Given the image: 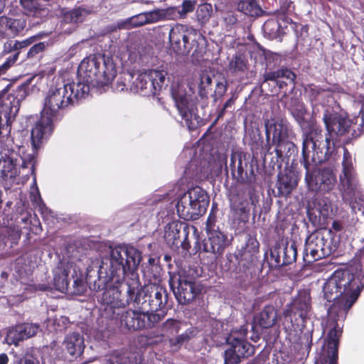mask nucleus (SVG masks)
<instances>
[{"label": "nucleus", "mask_w": 364, "mask_h": 364, "mask_svg": "<svg viewBox=\"0 0 364 364\" xmlns=\"http://www.w3.org/2000/svg\"><path fill=\"white\" fill-rule=\"evenodd\" d=\"M266 144L263 146V138L260 133L256 132L250 134L249 146L252 151V158L265 159L269 155L275 152V160L271 159L270 164L274 168L275 166L281 168L282 163L287 159L289 162L291 157L298 154V147L289 139V123L283 119L271 118L265 121Z\"/></svg>", "instance_id": "obj_2"}, {"label": "nucleus", "mask_w": 364, "mask_h": 364, "mask_svg": "<svg viewBox=\"0 0 364 364\" xmlns=\"http://www.w3.org/2000/svg\"><path fill=\"white\" fill-rule=\"evenodd\" d=\"M227 90H228V87H227L226 83H224L222 82H218L216 84L214 96H215L216 97H220L225 94V92H227Z\"/></svg>", "instance_id": "obj_60"}, {"label": "nucleus", "mask_w": 364, "mask_h": 364, "mask_svg": "<svg viewBox=\"0 0 364 364\" xmlns=\"http://www.w3.org/2000/svg\"><path fill=\"white\" fill-rule=\"evenodd\" d=\"M141 259V253L136 247L119 245L110 248L109 257L105 259L106 261L103 259L100 265V277L119 284L118 308H124L131 302L137 308L136 297L141 289V282L136 269Z\"/></svg>", "instance_id": "obj_1"}, {"label": "nucleus", "mask_w": 364, "mask_h": 364, "mask_svg": "<svg viewBox=\"0 0 364 364\" xmlns=\"http://www.w3.org/2000/svg\"><path fill=\"white\" fill-rule=\"evenodd\" d=\"M181 329V322L173 318H168L161 326L163 336H172L177 334Z\"/></svg>", "instance_id": "obj_47"}, {"label": "nucleus", "mask_w": 364, "mask_h": 364, "mask_svg": "<svg viewBox=\"0 0 364 364\" xmlns=\"http://www.w3.org/2000/svg\"><path fill=\"white\" fill-rule=\"evenodd\" d=\"M188 199L187 196H182L176 204L177 213L181 218L185 220H195L201 215L196 206Z\"/></svg>", "instance_id": "obj_34"}, {"label": "nucleus", "mask_w": 364, "mask_h": 364, "mask_svg": "<svg viewBox=\"0 0 364 364\" xmlns=\"http://www.w3.org/2000/svg\"><path fill=\"white\" fill-rule=\"evenodd\" d=\"M120 296V288L111 287L107 288L102 294L100 301L111 308H118V296Z\"/></svg>", "instance_id": "obj_44"}, {"label": "nucleus", "mask_w": 364, "mask_h": 364, "mask_svg": "<svg viewBox=\"0 0 364 364\" xmlns=\"http://www.w3.org/2000/svg\"><path fill=\"white\" fill-rule=\"evenodd\" d=\"M241 243L237 246L235 257L240 272L247 273L256 266L259 252V242L255 232L244 233Z\"/></svg>", "instance_id": "obj_14"}, {"label": "nucleus", "mask_w": 364, "mask_h": 364, "mask_svg": "<svg viewBox=\"0 0 364 364\" xmlns=\"http://www.w3.org/2000/svg\"><path fill=\"white\" fill-rule=\"evenodd\" d=\"M227 342L241 358H248L254 353V346L245 338L230 335L227 338Z\"/></svg>", "instance_id": "obj_38"}, {"label": "nucleus", "mask_w": 364, "mask_h": 364, "mask_svg": "<svg viewBox=\"0 0 364 364\" xmlns=\"http://www.w3.org/2000/svg\"><path fill=\"white\" fill-rule=\"evenodd\" d=\"M145 329L154 328L158 323L164 319L166 315V310H159L157 312H145Z\"/></svg>", "instance_id": "obj_49"}, {"label": "nucleus", "mask_w": 364, "mask_h": 364, "mask_svg": "<svg viewBox=\"0 0 364 364\" xmlns=\"http://www.w3.org/2000/svg\"><path fill=\"white\" fill-rule=\"evenodd\" d=\"M323 121L328 132L324 140H320L323 138L322 130L315 127H311L302 135L304 158L306 157L308 146H311L313 151L311 161L316 164H322L331 158L339 137L348 134L352 124L346 113L336 112L332 108L325 109Z\"/></svg>", "instance_id": "obj_3"}, {"label": "nucleus", "mask_w": 364, "mask_h": 364, "mask_svg": "<svg viewBox=\"0 0 364 364\" xmlns=\"http://www.w3.org/2000/svg\"><path fill=\"white\" fill-rule=\"evenodd\" d=\"M46 49V44L44 42H40L34 44L31 48L28 50L27 53L28 58H33L36 57L38 54L42 53Z\"/></svg>", "instance_id": "obj_57"}, {"label": "nucleus", "mask_w": 364, "mask_h": 364, "mask_svg": "<svg viewBox=\"0 0 364 364\" xmlns=\"http://www.w3.org/2000/svg\"><path fill=\"white\" fill-rule=\"evenodd\" d=\"M311 296L305 291L299 292L289 304L284 311L294 314L302 318L307 317L311 310Z\"/></svg>", "instance_id": "obj_30"}, {"label": "nucleus", "mask_w": 364, "mask_h": 364, "mask_svg": "<svg viewBox=\"0 0 364 364\" xmlns=\"http://www.w3.org/2000/svg\"><path fill=\"white\" fill-rule=\"evenodd\" d=\"M335 237L336 234L327 228H319L312 232L305 241L304 261L311 264L332 255L339 243Z\"/></svg>", "instance_id": "obj_8"}, {"label": "nucleus", "mask_w": 364, "mask_h": 364, "mask_svg": "<svg viewBox=\"0 0 364 364\" xmlns=\"http://www.w3.org/2000/svg\"><path fill=\"white\" fill-rule=\"evenodd\" d=\"M281 19L269 18L267 19L263 25L264 32L269 36L270 38L274 39L279 38L283 33V26L279 23Z\"/></svg>", "instance_id": "obj_45"}, {"label": "nucleus", "mask_w": 364, "mask_h": 364, "mask_svg": "<svg viewBox=\"0 0 364 364\" xmlns=\"http://www.w3.org/2000/svg\"><path fill=\"white\" fill-rule=\"evenodd\" d=\"M183 196H187L188 199L193 204V206H196L201 215L205 213L209 205V197L203 188L199 186L194 187L185 193Z\"/></svg>", "instance_id": "obj_33"}, {"label": "nucleus", "mask_w": 364, "mask_h": 364, "mask_svg": "<svg viewBox=\"0 0 364 364\" xmlns=\"http://www.w3.org/2000/svg\"><path fill=\"white\" fill-rule=\"evenodd\" d=\"M72 279H73V290L72 291L73 294L81 295L83 294L86 291V285L83 282V279L77 276V274L72 273Z\"/></svg>", "instance_id": "obj_54"}, {"label": "nucleus", "mask_w": 364, "mask_h": 364, "mask_svg": "<svg viewBox=\"0 0 364 364\" xmlns=\"http://www.w3.org/2000/svg\"><path fill=\"white\" fill-rule=\"evenodd\" d=\"M225 26L228 29L237 27L239 23L238 14L234 11H228L223 17Z\"/></svg>", "instance_id": "obj_55"}, {"label": "nucleus", "mask_w": 364, "mask_h": 364, "mask_svg": "<svg viewBox=\"0 0 364 364\" xmlns=\"http://www.w3.org/2000/svg\"><path fill=\"white\" fill-rule=\"evenodd\" d=\"M282 326L287 336L291 339L295 338L300 330L299 322H304L305 318H300L297 315L284 310Z\"/></svg>", "instance_id": "obj_36"}, {"label": "nucleus", "mask_w": 364, "mask_h": 364, "mask_svg": "<svg viewBox=\"0 0 364 364\" xmlns=\"http://www.w3.org/2000/svg\"><path fill=\"white\" fill-rule=\"evenodd\" d=\"M236 97L233 95L229 100H228L225 104L223 105V107L219 114V117L222 116L224 114L225 110L229 108V107H231L235 102V100H236Z\"/></svg>", "instance_id": "obj_63"}, {"label": "nucleus", "mask_w": 364, "mask_h": 364, "mask_svg": "<svg viewBox=\"0 0 364 364\" xmlns=\"http://www.w3.org/2000/svg\"><path fill=\"white\" fill-rule=\"evenodd\" d=\"M212 78L206 73L200 75L198 85V95L201 98H208L209 91L211 90Z\"/></svg>", "instance_id": "obj_51"}, {"label": "nucleus", "mask_w": 364, "mask_h": 364, "mask_svg": "<svg viewBox=\"0 0 364 364\" xmlns=\"http://www.w3.org/2000/svg\"><path fill=\"white\" fill-rule=\"evenodd\" d=\"M146 16L144 23H152L161 20L171 19L168 8L166 9H156L145 12Z\"/></svg>", "instance_id": "obj_48"}, {"label": "nucleus", "mask_w": 364, "mask_h": 364, "mask_svg": "<svg viewBox=\"0 0 364 364\" xmlns=\"http://www.w3.org/2000/svg\"><path fill=\"white\" fill-rule=\"evenodd\" d=\"M217 221L216 215L210 213L206 221L208 238L201 242L197 238L194 245L195 253L203 252L218 255L223 254L229 245V241L227 234L217 225Z\"/></svg>", "instance_id": "obj_10"}, {"label": "nucleus", "mask_w": 364, "mask_h": 364, "mask_svg": "<svg viewBox=\"0 0 364 364\" xmlns=\"http://www.w3.org/2000/svg\"><path fill=\"white\" fill-rule=\"evenodd\" d=\"M258 324L263 328L272 327L277 320V312L272 305L265 306L258 315Z\"/></svg>", "instance_id": "obj_39"}, {"label": "nucleus", "mask_w": 364, "mask_h": 364, "mask_svg": "<svg viewBox=\"0 0 364 364\" xmlns=\"http://www.w3.org/2000/svg\"><path fill=\"white\" fill-rule=\"evenodd\" d=\"M26 26V22L24 19L0 16V33L15 37L25 28Z\"/></svg>", "instance_id": "obj_32"}, {"label": "nucleus", "mask_w": 364, "mask_h": 364, "mask_svg": "<svg viewBox=\"0 0 364 364\" xmlns=\"http://www.w3.org/2000/svg\"><path fill=\"white\" fill-rule=\"evenodd\" d=\"M40 0H20L21 5L29 11H37L41 9Z\"/></svg>", "instance_id": "obj_58"}, {"label": "nucleus", "mask_w": 364, "mask_h": 364, "mask_svg": "<svg viewBox=\"0 0 364 364\" xmlns=\"http://www.w3.org/2000/svg\"><path fill=\"white\" fill-rule=\"evenodd\" d=\"M86 95H88V87L81 84L80 80L77 82L65 80L56 82L50 85L46 93L41 112L58 120L60 111L73 106Z\"/></svg>", "instance_id": "obj_4"}, {"label": "nucleus", "mask_w": 364, "mask_h": 364, "mask_svg": "<svg viewBox=\"0 0 364 364\" xmlns=\"http://www.w3.org/2000/svg\"><path fill=\"white\" fill-rule=\"evenodd\" d=\"M32 78L15 85L9 83L0 92V140L8 137L21 102L29 94Z\"/></svg>", "instance_id": "obj_6"}, {"label": "nucleus", "mask_w": 364, "mask_h": 364, "mask_svg": "<svg viewBox=\"0 0 364 364\" xmlns=\"http://www.w3.org/2000/svg\"><path fill=\"white\" fill-rule=\"evenodd\" d=\"M20 154L8 145L0 143V177L13 183L20 174Z\"/></svg>", "instance_id": "obj_19"}, {"label": "nucleus", "mask_w": 364, "mask_h": 364, "mask_svg": "<svg viewBox=\"0 0 364 364\" xmlns=\"http://www.w3.org/2000/svg\"><path fill=\"white\" fill-rule=\"evenodd\" d=\"M297 177L292 170H285L284 173L280 172L275 187L276 197H287L297 186Z\"/></svg>", "instance_id": "obj_29"}, {"label": "nucleus", "mask_w": 364, "mask_h": 364, "mask_svg": "<svg viewBox=\"0 0 364 364\" xmlns=\"http://www.w3.org/2000/svg\"><path fill=\"white\" fill-rule=\"evenodd\" d=\"M168 284L176 300L181 304H187L200 293V286L195 278L185 271L169 272Z\"/></svg>", "instance_id": "obj_12"}, {"label": "nucleus", "mask_w": 364, "mask_h": 364, "mask_svg": "<svg viewBox=\"0 0 364 364\" xmlns=\"http://www.w3.org/2000/svg\"><path fill=\"white\" fill-rule=\"evenodd\" d=\"M342 171L339 176L340 185L345 197L352 198L358 192V180L353 166L351 154L346 147L343 148Z\"/></svg>", "instance_id": "obj_18"}, {"label": "nucleus", "mask_w": 364, "mask_h": 364, "mask_svg": "<svg viewBox=\"0 0 364 364\" xmlns=\"http://www.w3.org/2000/svg\"><path fill=\"white\" fill-rule=\"evenodd\" d=\"M228 68L232 73H245L248 70V60L244 53L237 52L230 60Z\"/></svg>", "instance_id": "obj_41"}, {"label": "nucleus", "mask_w": 364, "mask_h": 364, "mask_svg": "<svg viewBox=\"0 0 364 364\" xmlns=\"http://www.w3.org/2000/svg\"><path fill=\"white\" fill-rule=\"evenodd\" d=\"M309 96L311 99L314 100H317L321 94H322V87L317 86L314 84H311L308 85V88H306Z\"/></svg>", "instance_id": "obj_59"}, {"label": "nucleus", "mask_w": 364, "mask_h": 364, "mask_svg": "<svg viewBox=\"0 0 364 364\" xmlns=\"http://www.w3.org/2000/svg\"><path fill=\"white\" fill-rule=\"evenodd\" d=\"M40 326L33 323H22L11 328L6 337L9 345L18 346L19 343L36 336Z\"/></svg>", "instance_id": "obj_24"}, {"label": "nucleus", "mask_w": 364, "mask_h": 364, "mask_svg": "<svg viewBox=\"0 0 364 364\" xmlns=\"http://www.w3.org/2000/svg\"><path fill=\"white\" fill-rule=\"evenodd\" d=\"M168 72L162 68L139 73L133 82L134 89L144 95H156L164 85Z\"/></svg>", "instance_id": "obj_17"}, {"label": "nucleus", "mask_w": 364, "mask_h": 364, "mask_svg": "<svg viewBox=\"0 0 364 364\" xmlns=\"http://www.w3.org/2000/svg\"><path fill=\"white\" fill-rule=\"evenodd\" d=\"M213 13V8L210 4H200L196 11V17L198 21L204 24L207 23Z\"/></svg>", "instance_id": "obj_52"}, {"label": "nucleus", "mask_w": 364, "mask_h": 364, "mask_svg": "<svg viewBox=\"0 0 364 364\" xmlns=\"http://www.w3.org/2000/svg\"><path fill=\"white\" fill-rule=\"evenodd\" d=\"M296 75L287 68H282L274 71L266 72L264 74L263 84L268 81L274 82L278 87L279 92H284L281 99L282 102H284L285 107L291 113L294 117H300L304 112V108L297 98L291 97L289 104L287 97V87L291 86V90L294 87Z\"/></svg>", "instance_id": "obj_9"}, {"label": "nucleus", "mask_w": 364, "mask_h": 364, "mask_svg": "<svg viewBox=\"0 0 364 364\" xmlns=\"http://www.w3.org/2000/svg\"><path fill=\"white\" fill-rule=\"evenodd\" d=\"M341 331L336 327L331 329L328 333L327 354L321 357L316 364H338V344Z\"/></svg>", "instance_id": "obj_28"}, {"label": "nucleus", "mask_w": 364, "mask_h": 364, "mask_svg": "<svg viewBox=\"0 0 364 364\" xmlns=\"http://www.w3.org/2000/svg\"><path fill=\"white\" fill-rule=\"evenodd\" d=\"M55 120L56 119L43 112L41 113V118L31 130V145L34 149H39L43 137L52 132Z\"/></svg>", "instance_id": "obj_25"}, {"label": "nucleus", "mask_w": 364, "mask_h": 364, "mask_svg": "<svg viewBox=\"0 0 364 364\" xmlns=\"http://www.w3.org/2000/svg\"><path fill=\"white\" fill-rule=\"evenodd\" d=\"M241 358L231 346L224 353L225 364H238Z\"/></svg>", "instance_id": "obj_56"}, {"label": "nucleus", "mask_w": 364, "mask_h": 364, "mask_svg": "<svg viewBox=\"0 0 364 364\" xmlns=\"http://www.w3.org/2000/svg\"><path fill=\"white\" fill-rule=\"evenodd\" d=\"M77 74L80 83L88 87H104L112 82L117 75V68L112 57L105 54H92L80 63Z\"/></svg>", "instance_id": "obj_5"}, {"label": "nucleus", "mask_w": 364, "mask_h": 364, "mask_svg": "<svg viewBox=\"0 0 364 364\" xmlns=\"http://www.w3.org/2000/svg\"><path fill=\"white\" fill-rule=\"evenodd\" d=\"M168 292L166 287L156 284L142 287L139 291L137 309L145 312H157L165 309L168 302Z\"/></svg>", "instance_id": "obj_13"}, {"label": "nucleus", "mask_w": 364, "mask_h": 364, "mask_svg": "<svg viewBox=\"0 0 364 364\" xmlns=\"http://www.w3.org/2000/svg\"><path fill=\"white\" fill-rule=\"evenodd\" d=\"M189 227L180 221H173L165 227L164 239L171 248H178L188 251L191 247L188 241Z\"/></svg>", "instance_id": "obj_20"}, {"label": "nucleus", "mask_w": 364, "mask_h": 364, "mask_svg": "<svg viewBox=\"0 0 364 364\" xmlns=\"http://www.w3.org/2000/svg\"><path fill=\"white\" fill-rule=\"evenodd\" d=\"M119 319L122 328L130 331L145 329L144 311L139 309L124 311L122 313Z\"/></svg>", "instance_id": "obj_27"}, {"label": "nucleus", "mask_w": 364, "mask_h": 364, "mask_svg": "<svg viewBox=\"0 0 364 364\" xmlns=\"http://www.w3.org/2000/svg\"><path fill=\"white\" fill-rule=\"evenodd\" d=\"M270 256L276 267L288 266L296 259L297 248L295 242L277 243L271 250Z\"/></svg>", "instance_id": "obj_23"}, {"label": "nucleus", "mask_w": 364, "mask_h": 364, "mask_svg": "<svg viewBox=\"0 0 364 364\" xmlns=\"http://www.w3.org/2000/svg\"><path fill=\"white\" fill-rule=\"evenodd\" d=\"M196 335V330L193 328H190L186 331L174 338H171L169 343L172 346H181L183 343L188 342L191 338Z\"/></svg>", "instance_id": "obj_53"}, {"label": "nucleus", "mask_w": 364, "mask_h": 364, "mask_svg": "<svg viewBox=\"0 0 364 364\" xmlns=\"http://www.w3.org/2000/svg\"><path fill=\"white\" fill-rule=\"evenodd\" d=\"M196 3L191 0H184L181 7H169L171 19L183 18L195 10Z\"/></svg>", "instance_id": "obj_43"}, {"label": "nucleus", "mask_w": 364, "mask_h": 364, "mask_svg": "<svg viewBox=\"0 0 364 364\" xmlns=\"http://www.w3.org/2000/svg\"><path fill=\"white\" fill-rule=\"evenodd\" d=\"M145 12L141 13L134 17L132 18V22L136 26H144L145 24H148V23H144V21L145 20Z\"/></svg>", "instance_id": "obj_62"}, {"label": "nucleus", "mask_w": 364, "mask_h": 364, "mask_svg": "<svg viewBox=\"0 0 364 364\" xmlns=\"http://www.w3.org/2000/svg\"><path fill=\"white\" fill-rule=\"evenodd\" d=\"M76 274L75 267L72 264L68 263L67 265L60 270L59 273L54 275V285L57 290L60 292H67L70 289V274Z\"/></svg>", "instance_id": "obj_37"}, {"label": "nucleus", "mask_w": 364, "mask_h": 364, "mask_svg": "<svg viewBox=\"0 0 364 364\" xmlns=\"http://www.w3.org/2000/svg\"><path fill=\"white\" fill-rule=\"evenodd\" d=\"M38 149L32 146L31 153H23L22 156L20 155V161L22 162L20 165L21 168H25L30 166L31 173L33 176H35Z\"/></svg>", "instance_id": "obj_46"}, {"label": "nucleus", "mask_w": 364, "mask_h": 364, "mask_svg": "<svg viewBox=\"0 0 364 364\" xmlns=\"http://www.w3.org/2000/svg\"><path fill=\"white\" fill-rule=\"evenodd\" d=\"M311 151V146H308L306 157L304 158L303 149L301 150V159H300V162L306 169L305 179L306 183L309 189L312 191L329 192L333 190L337 182L336 176L333 169L330 167L318 168L311 171L309 156Z\"/></svg>", "instance_id": "obj_11"}, {"label": "nucleus", "mask_w": 364, "mask_h": 364, "mask_svg": "<svg viewBox=\"0 0 364 364\" xmlns=\"http://www.w3.org/2000/svg\"><path fill=\"white\" fill-rule=\"evenodd\" d=\"M63 345L66 352L73 358L80 357L85 349L84 338L77 332L67 334Z\"/></svg>", "instance_id": "obj_31"}, {"label": "nucleus", "mask_w": 364, "mask_h": 364, "mask_svg": "<svg viewBox=\"0 0 364 364\" xmlns=\"http://www.w3.org/2000/svg\"><path fill=\"white\" fill-rule=\"evenodd\" d=\"M110 360L111 364H137L136 357L128 352L115 351Z\"/></svg>", "instance_id": "obj_50"}, {"label": "nucleus", "mask_w": 364, "mask_h": 364, "mask_svg": "<svg viewBox=\"0 0 364 364\" xmlns=\"http://www.w3.org/2000/svg\"><path fill=\"white\" fill-rule=\"evenodd\" d=\"M21 236V229L11 220V223L8 221L7 225L0 227V242H4L5 245L8 242L11 243L12 247L14 245H17Z\"/></svg>", "instance_id": "obj_35"}, {"label": "nucleus", "mask_w": 364, "mask_h": 364, "mask_svg": "<svg viewBox=\"0 0 364 364\" xmlns=\"http://www.w3.org/2000/svg\"><path fill=\"white\" fill-rule=\"evenodd\" d=\"M223 164H225L227 174L230 171L232 179L238 183L245 184L246 186H253L256 182V175L252 166L248 169V161L246 155L242 151H234L231 154L230 164L227 166V157L224 156L220 161V171L222 170Z\"/></svg>", "instance_id": "obj_15"}, {"label": "nucleus", "mask_w": 364, "mask_h": 364, "mask_svg": "<svg viewBox=\"0 0 364 364\" xmlns=\"http://www.w3.org/2000/svg\"><path fill=\"white\" fill-rule=\"evenodd\" d=\"M194 36L193 41L206 42L204 36L187 26L177 23L169 31L168 38L171 49L177 54L188 53L193 48L190 38Z\"/></svg>", "instance_id": "obj_16"}, {"label": "nucleus", "mask_w": 364, "mask_h": 364, "mask_svg": "<svg viewBox=\"0 0 364 364\" xmlns=\"http://www.w3.org/2000/svg\"><path fill=\"white\" fill-rule=\"evenodd\" d=\"M231 224L238 232H245L250 218L251 207L256 208L259 203V196L254 186L236 188L229 196Z\"/></svg>", "instance_id": "obj_7"}, {"label": "nucleus", "mask_w": 364, "mask_h": 364, "mask_svg": "<svg viewBox=\"0 0 364 364\" xmlns=\"http://www.w3.org/2000/svg\"><path fill=\"white\" fill-rule=\"evenodd\" d=\"M36 36H31L27 39L23 41H8L4 45V53H11L14 52V54L9 55L6 61L0 65V67L5 65V70L1 74V75H4L6 71L13 65L18 59L20 50L24 48H26L31 45L36 40Z\"/></svg>", "instance_id": "obj_26"}, {"label": "nucleus", "mask_w": 364, "mask_h": 364, "mask_svg": "<svg viewBox=\"0 0 364 364\" xmlns=\"http://www.w3.org/2000/svg\"><path fill=\"white\" fill-rule=\"evenodd\" d=\"M322 92H330V93H344V89L338 84H334L331 87H322Z\"/></svg>", "instance_id": "obj_61"}, {"label": "nucleus", "mask_w": 364, "mask_h": 364, "mask_svg": "<svg viewBox=\"0 0 364 364\" xmlns=\"http://www.w3.org/2000/svg\"><path fill=\"white\" fill-rule=\"evenodd\" d=\"M18 364H40V362L37 358L29 355L22 358Z\"/></svg>", "instance_id": "obj_64"}, {"label": "nucleus", "mask_w": 364, "mask_h": 364, "mask_svg": "<svg viewBox=\"0 0 364 364\" xmlns=\"http://www.w3.org/2000/svg\"><path fill=\"white\" fill-rule=\"evenodd\" d=\"M176 106L180 115L184 120L188 129L196 130L199 127L200 117L197 114V108L195 104L188 100L186 95H173Z\"/></svg>", "instance_id": "obj_22"}, {"label": "nucleus", "mask_w": 364, "mask_h": 364, "mask_svg": "<svg viewBox=\"0 0 364 364\" xmlns=\"http://www.w3.org/2000/svg\"><path fill=\"white\" fill-rule=\"evenodd\" d=\"M87 14V11L81 7L75 8L72 10L63 9L61 11L63 21L66 23L82 22Z\"/></svg>", "instance_id": "obj_42"}, {"label": "nucleus", "mask_w": 364, "mask_h": 364, "mask_svg": "<svg viewBox=\"0 0 364 364\" xmlns=\"http://www.w3.org/2000/svg\"><path fill=\"white\" fill-rule=\"evenodd\" d=\"M237 9L252 17L260 16L264 13L258 0H240L237 4Z\"/></svg>", "instance_id": "obj_40"}, {"label": "nucleus", "mask_w": 364, "mask_h": 364, "mask_svg": "<svg viewBox=\"0 0 364 364\" xmlns=\"http://www.w3.org/2000/svg\"><path fill=\"white\" fill-rule=\"evenodd\" d=\"M332 205L330 200L324 197H317L307 209L309 221L315 227L326 228L331 218Z\"/></svg>", "instance_id": "obj_21"}]
</instances>
